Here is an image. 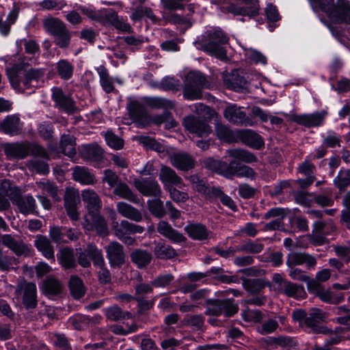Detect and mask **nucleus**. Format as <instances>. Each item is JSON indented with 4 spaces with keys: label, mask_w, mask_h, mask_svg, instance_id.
Segmentation results:
<instances>
[{
    "label": "nucleus",
    "mask_w": 350,
    "mask_h": 350,
    "mask_svg": "<svg viewBox=\"0 0 350 350\" xmlns=\"http://www.w3.org/2000/svg\"><path fill=\"white\" fill-rule=\"evenodd\" d=\"M131 258L138 268H144L150 262L152 256L146 250L138 249L131 253Z\"/></svg>",
    "instance_id": "33"
},
{
    "label": "nucleus",
    "mask_w": 350,
    "mask_h": 350,
    "mask_svg": "<svg viewBox=\"0 0 350 350\" xmlns=\"http://www.w3.org/2000/svg\"><path fill=\"white\" fill-rule=\"evenodd\" d=\"M56 70L61 79L68 80L73 75L74 66L68 60L62 59L57 62Z\"/></svg>",
    "instance_id": "35"
},
{
    "label": "nucleus",
    "mask_w": 350,
    "mask_h": 350,
    "mask_svg": "<svg viewBox=\"0 0 350 350\" xmlns=\"http://www.w3.org/2000/svg\"><path fill=\"white\" fill-rule=\"evenodd\" d=\"M208 41L205 43L206 50L219 59L226 57V53L221 44H226L228 38L219 29H215L208 33Z\"/></svg>",
    "instance_id": "6"
},
{
    "label": "nucleus",
    "mask_w": 350,
    "mask_h": 350,
    "mask_svg": "<svg viewBox=\"0 0 350 350\" xmlns=\"http://www.w3.org/2000/svg\"><path fill=\"white\" fill-rule=\"evenodd\" d=\"M52 98L55 106L58 109L68 113H73L76 110L73 100L67 94H65L59 88H52Z\"/></svg>",
    "instance_id": "10"
},
{
    "label": "nucleus",
    "mask_w": 350,
    "mask_h": 350,
    "mask_svg": "<svg viewBox=\"0 0 350 350\" xmlns=\"http://www.w3.org/2000/svg\"><path fill=\"white\" fill-rule=\"evenodd\" d=\"M28 152L27 146L22 143L10 144L5 148V153L10 158L23 159Z\"/></svg>",
    "instance_id": "29"
},
{
    "label": "nucleus",
    "mask_w": 350,
    "mask_h": 350,
    "mask_svg": "<svg viewBox=\"0 0 350 350\" xmlns=\"http://www.w3.org/2000/svg\"><path fill=\"white\" fill-rule=\"evenodd\" d=\"M75 139L73 136L64 135L61 139V148L64 154L71 157L76 153Z\"/></svg>",
    "instance_id": "44"
},
{
    "label": "nucleus",
    "mask_w": 350,
    "mask_h": 350,
    "mask_svg": "<svg viewBox=\"0 0 350 350\" xmlns=\"http://www.w3.org/2000/svg\"><path fill=\"white\" fill-rule=\"evenodd\" d=\"M105 141L107 145L113 149L119 150L123 147V140L110 131L106 133Z\"/></svg>",
    "instance_id": "58"
},
{
    "label": "nucleus",
    "mask_w": 350,
    "mask_h": 350,
    "mask_svg": "<svg viewBox=\"0 0 350 350\" xmlns=\"http://www.w3.org/2000/svg\"><path fill=\"white\" fill-rule=\"evenodd\" d=\"M327 318L325 312L318 308H313L311 310L308 316L306 315L305 320V325L313 329H316L318 324L324 321Z\"/></svg>",
    "instance_id": "37"
},
{
    "label": "nucleus",
    "mask_w": 350,
    "mask_h": 350,
    "mask_svg": "<svg viewBox=\"0 0 350 350\" xmlns=\"http://www.w3.org/2000/svg\"><path fill=\"white\" fill-rule=\"evenodd\" d=\"M1 129L6 134L10 135H18L21 129L22 124L18 116L16 115L8 116L0 126Z\"/></svg>",
    "instance_id": "22"
},
{
    "label": "nucleus",
    "mask_w": 350,
    "mask_h": 350,
    "mask_svg": "<svg viewBox=\"0 0 350 350\" xmlns=\"http://www.w3.org/2000/svg\"><path fill=\"white\" fill-rule=\"evenodd\" d=\"M11 200L16 204L20 212L24 215L33 213L36 208V200L30 195L21 196L20 190L11 185L8 180L0 183V211H4L10 206Z\"/></svg>",
    "instance_id": "1"
},
{
    "label": "nucleus",
    "mask_w": 350,
    "mask_h": 350,
    "mask_svg": "<svg viewBox=\"0 0 350 350\" xmlns=\"http://www.w3.org/2000/svg\"><path fill=\"white\" fill-rule=\"evenodd\" d=\"M133 21H139L144 18H149L152 23H158L159 18L154 14L152 10L147 7L139 6L135 9L131 16Z\"/></svg>",
    "instance_id": "39"
},
{
    "label": "nucleus",
    "mask_w": 350,
    "mask_h": 350,
    "mask_svg": "<svg viewBox=\"0 0 350 350\" xmlns=\"http://www.w3.org/2000/svg\"><path fill=\"white\" fill-rule=\"evenodd\" d=\"M183 124L189 133L199 137L207 135L211 132V126L204 120L196 118L193 116L185 117Z\"/></svg>",
    "instance_id": "9"
},
{
    "label": "nucleus",
    "mask_w": 350,
    "mask_h": 350,
    "mask_svg": "<svg viewBox=\"0 0 350 350\" xmlns=\"http://www.w3.org/2000/svg\"><path fill=\"white\" fill-rule=\"evenodd\" d=\"M238 312V306L231 299L217 300L208 304L206 314L208 315L219 316L224 314L230 317Z\"/></svg>",
    "instance_id": "7"
},
{
    "label": "nucleus",
    "mask_w": 350,
    "mask_h": 350,
    "mask_svg": "<svg viewBox=\"0 0 350 350\" xmlns=\"http://www.w3.org/2000/svg\"><path fill=\"white\" fill-rule=\"evenodd\" d=\"M226 85L230 89L235 91H240L243 89L246 85V81L239 76H234V75L229 79H226Z\"/></svg>",
    "instance_id": "57"
},
{
    "label": "nucleus",
    "mask_w": 350,
    "mask_h": 350,
    "mask_svg": "<svg viewBox=\"0 0 350 350\" xmlns=\"http://www.w3.org/2000/svg\"><path fill=\"white\" fill-rule=\"evenodd\" d=\"M310 0L314 12L320 11L334 23H350V2L347 0Z\"/></svg>",
    "instance_id": "3"
},
{
    "label": "nucleus",
    "mask_w": 350,
    "mask_h": 350,
    "mask_svg": "<svg viewBox=\"0 0 350 350\" xmlns=\"http://www.w3.org/2000/svg\"><path fill=\"white\" fill-rule=\"evenodd\" d=\"M44 27L49 33L54 36L66 29L62 21L55 18H46L44 21Z\"/></svg>",
    "instance_id": "42"
},
{
    "label": "nucleus",
    "mask_w": 350,
    "mask_h": 350,
    "mask_svg": "<svg viewBox=\"0 0 350 350\" xmlns=\"http://www.w3.org/2000/svg\"><path fill=\"white\" fill-rule=\"evenodd\" d=\"M81 196L88 210L87 215L96 213L101 207V201L94 191L90 189H84L82 191Z\"/></svg>",
    "instance_id": "19"
},
{
    "label": "nucleus",
    "mask_w": 350,
    "mask_h": 350,
    "mask_svg": "<svg viewBox=\"0 0 350 350\" xmlns=\"http://www.w3.org/2000/svg\"><path fill=\"white\" fill-rule=\"evenodd\" d=\"M38 187L42 190L43 194L51 196L55 200H59L60 197L58 195L57 188L50 183H39Z\"/></svg>",
    "instance_id": "54"
},
{
    "label": "nucleus",
    "mask_w": 350,
    "mask_h": 350,
    "mask_svg": "<svg viewBox=\"0 0 350 350\" xmlns=\"http://www.w3.org/2000/svg\"><path fill=\"white\" fill-rule=\"evenodd\" d=\"M111 218L113 220L112 227L115 235L122 241L128 245H132L135 240L129 236L131 233H142L144 228L139 225L133 224L128 221L123 220L119 224L116 220V214L113 210L111 211Z\"/></svg>",
    "instance_id": "4"
},
{
    "label": "nucleus",
    "mask_w": 350,
    "mask_h": 350,
    "mask_svg": "<svg viewBox=\"0 0 350 350\" xmlns=\"http://www.w3.org/2000/svg\"><path fill=\"white\" fill-rule=\"evenodd\" d=\"M96 70L99 76V81L103 90L106 93L112 92L115 90L114 80L110 77L107 69L104 66H99L96 68Z\"/></svg>",
    "instance_id": "28"
},
{
    "label": "nucleus",
    "mask_w": 350,
    "mask_h": 350,
    "mask_svg": "<svg viewBox=\"0 0 350 350\" xmlns=\"http://www.w3.org/2000/svg\"><path fill=\"white\" fill-rule=\"evenodd\" d=\"M133 184L135 188L146 196L158 197L161 193L159 183L154 179L135 178Z\"/></svg>",
    "instance_id": "12"
},
{
    "label": "nucleus",
    "mask_w": 350,
    "mask_h": 350,
    "mask_svg": "<svg viewBox=\"0 0 350 350\" xmlns=\"http://www.w3.org/2000/svg\"><path fill=\"white\" fill-rule=\"evenodd\" d=\"M215 131L220 139L227 142L232 141V134L228 127L221 124H217L215 127Z\"/></svg>",
    "instance_id": "63"
},
{
    "label": "nucleus",
    "mask_w": 350,
    "mask_h": 350,
    "mask_svg": "<svg viewBox=\"0 0 350 350\" xmlns=\"http://www.w3.org/2000/svg\"><path fill=\"white\" fill-rule=\"evenodd\" d=\"M228 153L231 157L246 163H252L257 161L254 154L244 150H230Z\"/></svg>",
    "instance_id": "51"
},
{
    "label": "nucleus",
    "mask_w": 350,
    "mask_h": 350,
    "mask_svg": "<svg viewBox=\"0 0 350 350\" xmlns=\"http://www.w3.org/2000/svg\"><path fill=\"white\" fill-rule=\"evenodd\" d=\"M289 268V275L292 279L306 282L308 290H310L313 287H317L318 282L310 278L301 269L294 267Z\"/></svg>",
    "instance_id": "41"
},
{
    "label": "nucleus",
    "mask_w": 350,
    "mask_h": 350,
    "mask_svg": "<svg viewBox=\"0 0 350 350\" xmlns=\"http://www.w3.org/2000/svg\"><path fill=\"white\" fill-rule=\"evenodd\" d=\"M79 192L74 188L66 189L64 196L65 207L68 215L72 220L77 221L79 219V213L77 206L79 203Z\"/></svg>",
    "instance_id": "13"
},
{
    "label": "nucleus",
    "mask_w": 350,
    "mask_h": 350,
    "mask_svg": "<svg viewBox=\"0 0 350 350\" xmlns=\"http://www.w3.org/2000/svg\"><path fill=\"white\" fill-rule=\"evenodd\" d=\"M40 5L45 10H61L66 5L64 0H43Z\"/></svg>",
    "instance_id": "61"
},
{
    "label": "nucleus",
    "mask_w": 350,
    "mask_h": 350,
    "mask_svg": "<svg viewBox=\"0 0 350 350\" xmlns=\"http://www.w3.org/2000/svg\"><path fill=\"white\" fill-rule=\"evenodd\" d=\"M326 116L327 112L321 111L310 114L295 115L292 120L296 123L307 127H315L323 124Z\"/></svg>",
    "instance_id": "11"
},
{
    "label": "nucleus",
    "mask_w": 350,
    "mask_h": 350,
    "mask_svg": "<svg viewBox=\"0 0 350 350\" xmlns=\"http://www.w3.org/2000/svg\"><path fill=\"white\" fill-rule=\"evenodd\" d=\"M16 293L22 296L23 303L27 308H35L37 304V290L36 284L31 282H22L18 284Z\"/></svg>",
    "instance_id": "8"
},
{
    "label": "nucleus",
    "mask_w": 350,
    "mask_h": 350,
    "mask_svg": "<svg viewBox=\"0 0 350 350\" xmlns=\"http://www.w3.org/2000/svg\"><path fill=\"white\" fill-rule=\"evenodd\" d=\"M204 164L207 169L211 171L216 172L228 178L230 177L232 172L230 171V164L228 165L225 162H221L212 158L205 159Z\"/></svg>",
    "instance_id": "27"
},
{
    "label": "nucleus",
    "mask_w": 350,
    "mask_h": 350,
    "mask_svg": "<svg viewBox=\"0 0 350 350\" xmlns=\"http://www.w3.org/2000/svg\"><path fill=\"white\" fill-rule=\"evenodd\" d=\"M88 252L92 255L94 265L101 269L98 273L100 281L103 283L109 282L110 274L108 270L104 269L105 260L101 251L94 245H88Z\"/></svg>",
    "instance_id": "16"
},
{
    "label": "nucleus",
    "mask_w": 350,
    "mask_h": 350,
    "mask_svg": "<svg viewBox=\"0 0 350 350\" xmlns=\"http://www.w3.org/2000/svg\"><path fill=\"white\" fill-rule=\"evenodd\" d=\"M150 212L157 217H163L165 215L163 202L159 199L148 200Z\"/></svg>",
    "instance_id": "49"
},
{
    "label": "nucleus",
    "mask_w": 350,
    "mask_h": 350,
    "mask_svg": "<svg viewBox=\"0 0 350 350\" xmlns=\"http://www.w3.org/2000/svg\"><path fill=\"white\" fill-rule=\"evenodd\" d=\"M245 57L255 64H262L265 65L267 64L266 57L260 51L252 49L244 48Z\"/></svg>",
    "instance_id": "52"
},
{
    "label": "nucleus",
    "mask_w": 350,
    "mask_h": 350,
    "mask_svg": "<svg viewBox=\"0 0 350 350\" xmlns=\"http://www.w3.org/2000/svg\"><path fill=\"white\" fill-rule=\"evenodd\" d=\"M235 165L234 161H232L230 163V171L232 172L230 176L236 175L239 177H246L248 178H254L255 176V172L254 170L246 165L240 166L238 169L234 170L233 167Z\"/></svg>",
    "instance_id": "48"
},
{
    "label": "nucleus",
    "mask_w": 350,
    "mask_h": 350,
    "mask_svg": "<svg viewBox=\"0 0 350 350\" xmlns=\"http://www.w3.org/2000/svg\"><path fill=\"white\" fill-rule=\"evenodd\" d=\"M106 252L109 263L112 267H119L124 262L123 247L117 242L111 243L107 247Z\"/></svg>",
    "instance_id": "17"
},
{
    "label": "nucleus",
    "mask_w": 350,
    "mask_h": 350,
    "mask_svg": "<svg viewBox=\"0 0 350 350\" xmlns=\"http://www.w3.org/2000/svg\"><path fill=\"white\" fill-rule=\"evenodd\" d=\"M167 191L170 193V196L172 200L178 204L186 202L189 198L186 192L180 191L174 187L168 188Z\"/></svg>",
    "instance_id": "64"
},
{
    "label": "nucleus",
    "mask_w": 350,
    "mask_h": 350,
    "mask_svg": "<svg viewBox=\"0 0 350 350\" xmlns=\"http://www.w3.org/2000/svg\"><path fill=\"white\" fill-rule=\"evenodd\" d=\"M263 248V245L258 241H250L241 245L237 246V249L240 252H245L248 253L258 254L260 253Z\"/></svg>",
    "instance_id": "55"
},
{
    "label": "nucleus",
    "mask_w": 350,
    "mask_h": 350,
    "mask_svg": "<svg viewBox=\"0 0 350 350\" xmlns=\"http://www.w3.org/2000/svg\"><path fill=\"white\" fill-rule=\"evenodd\" d=\"M63 286L57 280L50 278L44 283V291L50 295H57L62 291Z\"/></svg>",
    "instance_id": "50"
},
{
    "label": "nucleus",
    "mask_w": 350,
    "mask_h": 350,
    "mask_svg": "<svg viewBox=\"0 0 350 350\" xmlns=\"http://www.w3.org/2000/svg\"><path fill=\"white\" fill-rule=\"evenodd\" d=\"M172 165L180 170H189L193 167L194 161L192 157L185 152H178L170 156Z\"/></svg>",
    "instance_id": "20"
},
{
    "label": "nucleus",
    "mask_w": 350,
    "mask_h": 350,
    "mask_svg": "<svg viewBox=\"0 0 350 350\" xmlns=\"http://www.w3.org/2000/svg\"><path fill=\"white\" fill-rule=\"evenodd\" d=\"M117 210L122 216L129 219L135 221H139L142 219L141 213L135 208L125 202H118L117 204Z\"/></svg>",
    "instance_id": "30"
},
{
    "label": "nucleus",
    "mask_w": 350,
    "mask_h": 350,
    "mask_svg": "<svg viewBox=\"0 0 350 350\" xmlns=\"http://www.w3.org/2000/svg\"><path fill=\"white\" fill-rule=\"evenodd\" d=\"M72 174L73 179L82 185H92L95 182L94 176L85 167L76 166Z\"/></svg>",
    "instance_id": "25"
},
{
    "label": "nucleus",
    "mask_w": 350,
    "mask_h": 350,
    "mask_svg": "<svg viewBox=\"0 0 350 350\" xmlns=\"http://www.w3.org/2000/svg\"><path fill=\"white\" fill-rule=\"evenodd\" d=\"M157 231L165 237L174 243H180L185 241L183 234L174 230L172 226L165 221H161L157 226Z\"/></svg>",
    "instance_id": "21"
},
{
    "label": "nucleus",
    "mask_w": 350,
    "mask_h": 350,
    "mask_svg": "<svg viewBox=\"0 0 350 350\" xmlns=\"http://www.w3.org/2000/svg\"><path fill=\"white\" fill-rule=\"evenodd\" d=\"M35 245L46 258L51 259L53 262H55L53 247L46 237L38 236L35 240Z\"/></svg>",
    "instance_id": "24"
},
{
    "label": "nucleus",
    "mask_w": 350,
    "mask_h": 350,
    "mask_svg": "<svg viewBox=\"0 0 350 350\" xmlns=\"http://www.w3.org/2000/svg\"><path fill=\"white\" fill-rule=\"evenodd\" d=\"M2 242L4 245L9 247L17 255H27L30 252L28 246L23 242L16 240L10 234L3 235Z\"/></svg>",
    "instance_id": "23"
},
{
    "label": "nucleus",
    "mask_w": 350,
    "mask_h": 350,
    "mask_svg": "<svg viewBox=\"0 0 350 350\" xmlns=\"http://www.w3.org/2000/svg\"><path fill=\"white\" fill-rule=\"evenodd\" d=\"M205 81V77L201 72L197 71L189 72L184 88V97L190 100L200 99L202 96L201 90Z\"/></svg>",
    "instance_id": "5"
},
{
    "label": "nucleus",
    "mask_w": 350,
    "mask_h": 350,
    "mask_svg": "<svg viewBox=\"0 0 350 350\" xmlns=\"http://www.w3.org/2000/svg\"><path fill=\"white\" fill-rule=\"evenodd\" d=\"M154 254L157 257L159 258L167 259L174 257L176 252L175 250L170 245L158 243L154 247Z\"/></svg>",
    "instance_id": "47"
},
{
    "label": "nucleus",
    "mask_w": 350,
    "mask_h": 350,
    "mask_svg": "<svg viewBox=\"0 0 350 350\" xmlns=\"http://www.w3.org/2000/svg\"><path fill=\"white\" fill-rule=\"evenodd\" d=\"M185 230L188 236L194 240L204 241L208 237V230L200 224H190L185 226Z\"/></svg>",
    "instance_id": "26"
},
{
    "label": "nucleus",
    "mask_w": 350,
    "mask_h": 350,
    "mask_svg": "<svg viewBox=\"0 0 350 350\" xmlns=\"http://www.w3.org/2000/svg\"><path fill=\"white\" fill-rule=\"evenodd\" d=\"M7 75L10 84L17 91H24L31 88H38L44 83V70L31 69L26 71L22 67L14 65L7 68Z\"/></svg>",
    "instance_id": "2"
},
{
    "label": "nucleus",
    "mask_w": 350,
    "mask_h": 350,
    "mask_svg": "<svg viewBox=\"0 0 350 350\" xmlns=\"http://www.w3.org/2000/svg\"><path fill=\"white\" fill-rule=\"evenodd\" d=\"M102 148L96 144L84 145L82 149V156L90 160H98L103 155Z\"/></svg>",
    "instance_id": "43"
},
{
    "label": "nucleus",
    "mask_w": 350,
    "mask_h": 350,
    "mask_svg": "<svg viewBox=\"0 0 350 350\" xmlns=\"http://www.w3.org/2000/svg\"><path fill=\"white\" fill-rule=\"evenodd\" d=\"M243 141L249 146L260 149L264 145L261 136L251 130H245L241 134Z\"/></svg>",
    "instance_id": "34"
},
{
    "label": "nucleus",
    "mask_w": 350,
    "mask_h": 350,
    "mask_svg": "<svg viewBox=\"0 0 350 350\" xmlns=\"http://www.w3.org/2000/svg\"><path fill=\"white\" fill-rule=\"evenodd\" d=\"M334 182L335 185L340 190L345 189V187L350 185V172L340 171L334 180Z\"/></svg>",
    "instance_id": "56"
},
{
    "label": "nucleus",
    "mask_w": 350,
    "mask_h": 350,
    "mask_svg": "<svg viewBox=\"0 0 350 350\" xmlns=\"http://www.w3.org/2000/svg\"><path fill=\"white\" fill-rule=\"evenodd\" d=\"M55 43L62 49L67 48L70 44V36L67 29L64 30L62 33L55 35Z\"/></svg>",
    "instance_id": "62"
},
{
    "label": "nucleus",
    "mask_w": 350,
    "mask_h": 350,
    "mask_svg": "<svg viewBox=\"0 0 350 350\" xmlns=\"http://www.w3.org/2000/svg\"><path fill=\"white\" fill-rule=\"evenodd\" d=\"M159 178L166 190L172 187V185L178 186L180 188L183 185L181 178L169 167H161Z\"/></svg>",
    "instance_id": "18"
},
{
    "label": "nucleus",
    "mask_w": 350,
    "mask_h": 350,
    "mask_svg": "<svg viewBox=\"0 0 350 350\" xmlns=\"http://www.w3.org/2000/svg\"><path fill=\"white\" fill-rule=\"evenodd\" d=\"M57 256V260L62 267L65 269L72 268L75 266V259L72 250L70 248L61 249Z\"/></svg>",
    "instance_id": "36"
},
{
    "label": "nucleus",
    "mask_w": 350,
    "mask_h": 350,
    "mask_svg": "<svg viewBox=\"0 0 350 350\" xmlns=\"http://www.w3.org/2000/svg\"><path fill=\"white\" fill-rule=\"evenodd\" d=\"M105 314L109 320L118 321L120 319L129 318L131 314L129 312L124 313L121 309L116 306H113L105 310Z\"/></svg>",
    "instance_id": "53"
},
{
    "label": "nucleus",
    "mask_w": 350,
    "mask_h": 350,
    "mask_svg": "<svg viewBox=\"0 0 350 350\" xmlns=\"http://www.w3.org/2000/svg\"><path fill=\"white\" fill-rule=\"evenodd\" d=\"M174 280V276L170 273L160 275L152 282V285L158 288H164L169 286Z\"/></svg>",
    "instance_id": "59"
},
{
    "label": "nucleus",
    "mask_w": 350,
    "mask_h": 350,
    "mask_svg": "<svg viewBox=\"0 0 350 350\" xmlns=\"http://www.w3.org/2000/svg\"><path fill=\"white\" fill-rule=\"evenodd\" d=\"M306 254L298 252H291L288 255L286 265L288 267H292L296 265H300L304 263V258Z\"/></svg>",
    "instance_id": "60"
},
{
    "label": "nucleus",
    "mask_w": 350,
    "mask_h": 350,
    "mask_svg": "<svg viewBox=\"0 0 350 350\" xmlns=\"http://www.w3.org/2000/svg\"><path fill=\"white\" fill-rule=\"evenodd\" d=\"M127 110L129 111L131 118L135 121L137 124L144 126L145 124L141 122V120L147 117L146 113L141 105V104L137 100L131 101L127 105Z\"/></svg>",
    "instance_id": "32"
},
{
    "label": "nucleus",
    "mask_w": 350,
    "mask_h": 350,
    "mask_svg": "<svg viewBox=\"0 0 350 350\" xmlns=\"http://www.w3.org/2000/svg\"><path fill=\"white\" fill-rule=\"evenodd\" d=\"M84 228L88 230L95 228L97 233L100 236H106L108 234V226L105 219L96 213L91 215L85 216Z\"/></svg>",
    "instance_id": "15"
},
{
    "label": "nucleus",
    "mask_w": 350,
    "mask_h": 350,
    "mask_svg": "<svg viewBox=\"0 0 350 350\" xmlns=\"http://www.w3.org/2000/svg\"><path fill=\"white\" fill-rule=\"evenodd\" d=\"M310 291H313L314 293H316L317 296L323 301L332 304H337L343 301L345 299L344 295L342 294L334 295L331 291L328 290L321 289L319 283L317 287H313Z\"/></svg>",
    "instance_id": "31"
},
{
    "label": "nucleus",
    "mask_w": 350,
    "mask_h": 350,
    "mask_svg": "<svg viewBox=\"0 0 350 350\" xmlns=\"http://www.w3.org/2000/svg\"><path fill=\"white\" fill-rule=\"evenodd\" d=\"M69 287L72 297L79 299L85 294V288L83 282L76 276H72L69 282Z\"/></svg>",
    "instance_id": "46"
},
{
    "label": "nucleus",
    "mask_w": 350,
    "mask_h": 350,
    "mask_svg": "<svg viewBox=\"0 0 350 350\" xmlns=\"http://www.w3.org/2000/svg\"><path fill=\"white\" fill-rule=\"evenodd\" d=\"M145 103L147 106L152 109H168L174 107L172 100L161 97H147L145 98Z\"/></svg>",
    "instance_id": "40"
},
{
    "label": "nucleus",
    "mask_w": 350,
    "mask_h": 350,
    "mask_svg": "<svg viewBox=\"0 0 350 350\" xmlns=\"http://www.w3.org/2000/svg\"><path fill=\"white\" fill-rule=\"evenodd\" d=\"M282 288L286 295L295 299L304 298L306 295V293L302 286H298L288 281L283 282Z\"/></svg>",
    "instance_id": "38"
},
{
    "label": "nucleus",
    "mask_w": 350,
    "mask_h": 350,
    "mask_svg": "<svg viewBox=\"0 0 350 350\" xmlns=\"http://www.w3.org/2000/svg\"><path fill=\"white\" fill-rule=\"evenodd\" d=\"M114 193L121 198L126 199L134 203H137L139 201L137 197L132 192L128 185L124 183L117 185L114 189Z\"/></svg>",
    "instance_id": "45"
},
{
    "label": "nucleus",
    "mask_w": 350,
    "mask_h": 350,
    "mask_svg": "<svg viewBox=\"0 0 350 350\" xmlns=\"http://www.w3.org/2000/svg\"><path fill=\"white\" fill-rule=\"evenodd\" d=\"M224 117L230 122L245 125L252 126L254 123L248 118L246 114L241 110V108L237 105H229L224 111Z\"/></svg>",
    "instance_id": "14"
}]
</instances>
